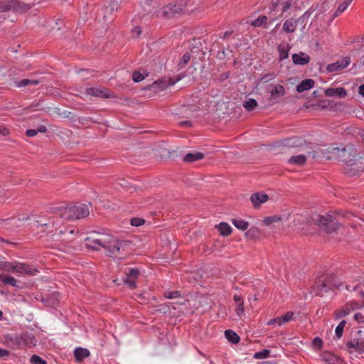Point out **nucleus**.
I'll use <instances>...</instances> for the list:
<instances>
[{
	"mask_svg": "<svg viewBox=\"0 0 364 364\" xmlns=\"http://www.w3.org/2000/svg\"><path fill=\"white\" fill-rule=\"evenodd\" d=\"M65 220L59 209L53 214L38 216L34 225L39 232L45 235L47 241L69 242L75 239L79 230L77 228L69 230L64 225Z\"/></svg>",
	"mask_w": 364,
	"mask_h": 364,
	"instance_id": "obj_1",
	"label": "nucleus"
},
{
	"mask_svg": "<svg viewBox=\"0 0 364 364\" xmlns=\"http://www.w3.org/2000/svg\"><path fill=\"white\" fill-rule=\"evenodd\" d=\"M343 285V282H341L336 276L328 274H322L316 279L311 287V292L316 296L322 297L336 289L341 290Z\"/></svg>",
	"mask_w": 364,
	"mask_h": 364,
	"instance_id": "obj_2",
	"label": "nucleus"
},
{
	"mask_svg": "<svg viewBox=\"0 0 364 364\" xmlns=\"http://www.w3.org/2000/svg\"><path fill=\"white\" fill-rule=\"evenodd\" d=\"M92 243L103 247L109 257H117L121 255V252L124 251L127 246L125 241L118 240L109 235H103L100 238L94 239Z\"/></svg>",
	"mask_w": 364,
	"mask_h": 364,
	"instance_id": "obj_3",
	"label": "nucleus"
},
{
	"mask_svg": "<svg viewBox=\"0 0 364 364\" xmlns=\"http://www.w3.org/2000/svg\"><path fill=\"white\" fill-rule=\"evenodd\" d=\"M6 343L11 348L22 349L25 347L31 348L36 345V340L33 334L28 332L20 335L7 334L4 336Z\"/></svg>",
	"mask_w": 364,
	"mask_h": 364,
	"instance_id": "obj_4",
	"label": "nucleus"
},
{
	"mask_svg": "<svg viewBox=\"0 0 364 364\" xmlns=\"http://www.w3.org/2000/svg\"><path fill=\"white\" fill-rule=\"evenodd\" d=\"M0 270L16 274L35 275L38 272L32 265L18 261H0Z\"/></svg>",
	"mask_w": 364,
	"mask_h": 364,
	"instance_id": "obj_5",
	"label": "nucleus"
},
{
	"mask_svg": "<svg viewBox=\"0 0 364 364\" xmlns=\"http://www.w3.org/2000/svg\"><path fill=\"white\" fill-rule=\"evenodd\" d=\"M61 216L65 220H78L89 215V207L85 203H77L60 209Z\"/></svg>",
	"mask_w": 364,
	"mask_h": 364,
	"instance_id": "obj_6",
	"label": "nucleus"
},
{
	"mask_svg": "<svg viewBox=\"0 0 364 364\" xmlns=\"http://www.w3.org/2000/svg\"><path fill=\"white\" fill-rule=\"evenodd\" d=\"M183 46H187L190 52L183 54V64H186L193 57V60L198 58L199 54L204 55L203 51V43L200 38H193L187 42H183Z\"/></svg>",
	"mask_w": 364,
	"mask_h": 364,
	"instance_id": "obj_7",
	"label": "nucleus"
},
{
	"mask_svg": "<svg viewBox=\"0 0 364 364\" xmlns=\"http://www.w3.org/2000/svg\"><path fill=\"white\" fill-rule=\"evenodd\" d=\"M334 150L337 151V156L345 164L352 163V161H358L363 157L357 148L352 144H348L343 149L336 148Z\"/></svg>",
	"mask_w": 364,
	"mask_h": 364,
	"instance_id": "obj_8",
	"label": "nucleus"
},
{
	"mask_svg": "<svg viewBox=\"0 0 364 364\" xmlns=\"http://www.w3.org/2000/svg\"><path fill=\"white\" fill-rule=\"evenodd\" d=\"M31 6L19 0H0V13H25Z\"/></svg>",
	"mask_w": 364,
	"mask_h": 364,
	"instance_id": "obj_9",
	"label": "nucleus"
},
{
	"mask_svg": "<svg viewBox=\"0 0 364 364\" xmlns=\"http://www.w3.org/2000/svg\"><path fill=\"white\" fill-rule=\"evenodd\" d=\"M314 220L316 225L319 226L320 228L327 233H332L335 232L340 226V223L338 222L336 218L329 214H327L326 215H317L316 218H314Z\"/></svg>",
	"mask_w": 364,
	"mask_h": 364,
	"instance_id": "obj_10",
	"label": "nucleus"
},
{
	"mask_svg": "<svg viewBox=\"0 0 364 364\" xmlns=\"http://www.w3.org/2000/svg\"><path fill=\"white\" fill-rule=\"evenodd\" d=\"M292 0H273L269 6V14L275 13L271 17L269 23L282 17L283 14L286 12L291 6Z\"/></svg>",
	"mask_w": 364,
	"mask_h": 364,
	"instance_id": "obj_11",
	"label": "nucleus"
},
{
	"mask_svg": "<svg viewBox=\"0 0 364 364\" xmlns=\"http://www.w3.org/2000/svg\"><path fill=\"white\" fill-rule=\"evenodd\" d=\"M182 12V3L180 1L171 2L163 6L158 13L160 16L166 19L177 18Z\"/></svg>",
	"mask_w": 364,
	"mask_h": 364,
	"instance_id": "obj_12",
	"label": "nucleus"
},
{
	"mask_svg": "<svg viewBox=\"0 0 364 364\" xmlns=\"http://www.w3.org/2000/svg\"><path fill=\"white\" fill-rule=\"evenodd\" d=\"M364 171L363 158H360L358 161H352L346 164L344 172L348 176L352 177L360 176Z\"/></svg>",
	"mask_w": 364,
	"mask_h": 364,
	"instance_id": "obj_13",
	"label": "nucleus"
},
{
	"mask_svg": "<svg viewBox=\"0 0 364 364\" xmlns=\"http://www.w3.org/2000/svg\"><path fill=\"white\" fill-rule=\"evenodd\" d=\"M346 350L352 353L356 352L358 354L364 353V339L360 340L359 338H354L348 341L346 344Z\"/></svg>",
	"mask_w": 364,
	"mask_h": 364,
	"instance_id": "obj_14",
	"label": "nucleus"
},
{
	"mask_svg": "<svg viewBox=\"0 0 364 364\" xmlns=\"http://www.w3.org/2000/svg\"><path fill=\"white\" fill-rule=\"evenodd\" d=\"M350 63V58L349 56L343 57L335 63H330L326 66V70L329 73L338 72L347 68Z\"/></svg>",
	"mask_w": 364,
	"mask_h": 364,
	"instance_id": "obj_15",
	"label": "nucleus"
},
{
	"mask_svg": "<svg viewBox=\"0 0 364 364\" xmlns=\"http://www.w3.org/2000/svg\"><path fill=\"white\" fill-rule=\"evenodd\" d=\"M156 2L153 0H141L139 3V6L141 11H139V14L141 17H144L153 13H158V11L154 10L156 8Z\"/></svg>",
	"mask_w": 364,
	"mask_h": 364,
	"instance_id": "obj_16",
	"label": "nucleus"
},
{
	"mask_svg": "<svg viewBox=\"0 0 364 364\" xmlns=\"http://www.w3.org/2000/svg\"><path fill=\"white\" fill-rule=\"evenodd\" d=\"M140 275V272L136 268H129L128 272L126 273V278L124 282L129 286L132 289L136 288V281Z\"/></svg>",
	"mask_w": 364,
	"mask_h": 364,
	"instance_id": "obj_17",
	"label": "nucleus"
},
{
	"mask_svg": "<svg viewBox=\"0 0 364 364\" xmlns=\"http://www.w3.org/2000/svg\"><path fill=\"white\" fill-rule=\"evenodd\" d=\"M269 196L264 193H255L250 196V201L255 208H259L261 204L268 200Z\"/></svg>",
	"mask_w": 364,
	"mask_h": 364,
	"instance_id": "obj_18",
	"label": "nucleus"
},
{
	"mask_svg": "<svg viewBox=\"0 0 364 364\" xmlns=\"http://www.w3.org/2000/svg\"><path fill=\"white\" fill-rule=\"evenodd\" d=\"M86 93L89 95L100 98H109L111 97L110 91L108 89L100 90L95 87H90L86 90Z\"/></svg>",
	"mask_w": 364,
	"mask_h": 364,
	"instance_id": "obj_19",
	"label": "nucleus"
},
{
	"mask_svg": "<svg viewBox=\"0 0 364 364\" xmlns=\"http://www.w3.org/2000/svg\"><path fill=\"white\" fill-rule=\"evenodd\" d=\"M174 82H168L164 79L158 80L149 85V90L154 92H160L166 89L168 86L173 85Z\"/></svg>",
	"mask_w": 364,
	"mask_h": 364,
	"instance_id": "obj_20",
	"label": "nucleus"
},
{
	"mask_svg": "<svg viewBox=\"0 0 364 364\" xmlns=\"http://www.w3.org/2000/svg\"><path fill=\"white\" fill-rule=\"evenodd\" d=\"M292 61L295 65H304L310 62V57L304 52L294 53L292 55Z\"/></svg>",
	"mask_w": 364,
	"mask_h": 364,
	"instance_id": "obj_21",
	"label": "nucleus"
},
{
	"mask_svg": "<svg viewBox=\"0 0 364 364\" xmlns=\"http://www.w3.org/2000/svg\"><path fill=\"white\" fill-rule=\"evenodd\" d=\"M325 95L327 97L338 96L343 98L347 95V91L343 87L328 88L324 90Z\"/></svg>",
	"mask_w": 364,
	"mask_h": 364,
	"instance_id": "obj_22",
	"label": "nucleus"
},
{
	"mask_svg": "<svg viewBox=\"0 0 364 364\" xmlns=\"http://www.w3.org/2000/svg\"><path fill=\"white\" fill-rule=\"evenodd\" d=\"M296 26L297 24L295 18L291 17L284 22L282 31L287 33H291L295 31Z\"/></svg>",
	"mask_w": 364,
	"mask_h": 364,
	"instance_id": "obj_23",
	"label": "nucleus"
},
{
	"mask_svg": "<svg viewBox=\"0 0 364 364\" xmlns=\"http://www.w3.org/2000/svg\"><path fill=\"white\" fill-rule=\"evenodd\" d=\"M205 157V155L202 152H190L186 154L183 156V161L186 163H193L197 161H200L203 159Z\"/></svg>",
	"mask_w": 364,
	"mask_h": 364,
	"instance_id": "obj_24",
	"label": "nucleus"
},
{
	"mask_svg": "<svg viewBox=\"0 0 364 364\" xmlns=\"http://www.w3.org/2000/svg\"><path fill=\"white\" fill-rule=\"evenodd\" d=\"M90 353L88 349L77 347L74 350V356L77 362H82L85 358H88Z\"/></svg>",
	"mask_w": 364,
	"mask_h": 364,
	"instance_id": "obj_25",
	"label": "nucleus"
},
{
	"mask_svg": "<svg viewBox=\"0 0 364 364\" xmlns=\"http://www.w3.org/2000/svg\"><path fill=\"white\" fill-rule=\"evenodd\" d=\"M245 235L248 240H257L261 238L262 230L259 228L252 227L247 229Z\"/></svg>",
	"mask_w": 364,
	"mask_h": 364,
	"instance_id": "obj_26",
	"label": "nucleus"
},
{
	"mask_svg": "<svg viewBox=\"0 0 364 364\" xmlns=\"http://www.w3.org/2000/svg\"><path fill=\"white\" fill-rule=\"evenodd\" d=\"M314 84L315 82L313 79H305L296 86V90L298 92L301 93L312 88L314 86Z\"/></svg>",
	"mask_w": 364,
	"mask_h": 364,
	"instance_id": "obj_27",
	"label": "nucleus"
},
{
	"mask_svg": "<svg viewBox=\"0 0 364 364\" xmlns=\"http://www.w3.org/2000/svg\"><path fill=\"white\" fill-rule=\"evenodd\" d=\"M233 300L237 304V309H235L236 314L240 316L245 312L243 297L235 294L233 296Z\"/></svg>",
	"mask_w": 364,
	"mask_h": 364,
	"instance_id": "obj_28",
	"label": "nucleus"
},
{
	"mask_svg": "<svg viewBox=\"0 0 364 364\" xmlns=\"http://www.w3.org/2000/svg\"><path fill=\"white\" fill-rule=\"evenodd\" d=\"M225 336L226 339L232 344H237L240 341V337L238 334L232 329H227L225 331Z\"/></svg>",
	"mask_w": 364,
	"mask_h": 364,
	"instance_id": "obj_29",
	"label": "nucleus"
},
{
	"mask_svg": "<svg viewBox=\"0 0 364 364\" xmlns=\"http://www.w3.org/2000/svg\"><path fill=\"white\" fill-rule=\"evenodd\" d=\"M215 228L218 229L220 235L223 236H228L231 235L232 232V229L230 225L225 222L220 223L215 226Z\"/></svg>",
	"mask_w": 364,
	"mask_h": 364,
	"instance_id": "obj_30",
	"label": "nucleus"
},
{
	"mask_svg": "<svg viewBox=\"0 0 364 364\" xmlns=\"http://www.w3.org/2000/svg\"><path fill=\"white\" fill-rule=\"evenodd\" d=\"M294 312L287 311L284 316H278L274 318L278 326H282L293 319Z\"/></svg>",
	"mask_w": 364,
	"mask_h": 364,
	"instance_id": "obj_31",
	"label": "nucleus"
},
{
	"mask_svg": "<svg viewBox=\"0 0 364 364\" xmlns=\"http://www.w3.org/2000/svg\"><path fill=\"white\" fill-rule=\"evenodd\" d=\"M353 0H344L342 3H341L336 11L334 12V14L332 15L331 18V21H332L334 18L338 17L339 15H341L344 11L346 10L348 6L350 5V4L352 2Z\"/></svg>",
	"mask_w": 364,
	"mask_h": 364,
	"instance_id": "obj_32",
	"label": "nucleus"
},
{
	"mask_svg": "<svg viewBox=\"0 0 364 364\" xmlns=\"http://www.w3.org/2000/svg\"><path fill=\"white\" fill-rule=\"evenodd\" d=\"M278 52H279V60L283 61L284 60L288 58L289 57V44L284 46L283 44H280L278 46Z\"/></svg>",
	"mask_w": 364,
	"mask_h": 364,
	"instance_id": "obj_33",
	"label": "nucleus"
},
{
	"mask_svg": "<svg viewBox=\"0 0 364 364\" xmlns=\"http://www.w3.org/2000/svg\"><path fill=\"white\" fill-rule=\"evenodd\" d=\"M231 223L236 228L240 230H246L249 227V223L241 218H232Z\"/></svg>",
	"mask_w": 364,
	"mask_h": 364,
	"instance_id": "obj_34",
	"label": "nucleus"
},
{
	"mask_svg": "<svg viewBox=\"0 0 364 364\" xmlns=\"http://www.w3.org/2000/svg\"><path fill=\"white\" fill-rule=\"evenodd\" d=\"M306 161V157L303 154L292 156L288 160V163L289 164H294V165H299V166H302V165L305 164Z\"/></svg>",
	"mask_w": 364,
	"mask_h": 364,
	"instance_id": "obj_35",
	"label": "nucleus"
},
{
	"mask_svg": "<svg viewBox=\"0 0 364 364\" xmlns=\"http://www.w3.org/2000/svg\"><path fill=\"white\" fill-rule=\"evenodd\" d=\"M267 16H259L257 18L255 19L251 25L255 27H262L264 28H268L269 26L267 22Z\"/></svg>",
	"mask_w": 364,
	"mask_h": 364,
	"instance_id": "obj_36",
	"label": "nucleus"
},
{
	"mask_svg": "<svg viewBox=\"0 0 364 364\" xmlns=\"http://www.w3.org/2000/svg\"><path fill=\"white\" fill-rule=\"evenodd\" d=\"M350 312L351 310H350L349 307L346 304L341 309L334 311L335 319H339L346 317L350 314Z\"/></svg>",
	"mask_w": 364,
	"mask_h": 364,
	"instance_id": "obj_37",
	"label": "nucleus"
},
{
	"mask_svg": "<svg viewBox=\"0 0 364 364\" xmlns=\"http://www.w3.org/2000/svg\"><path fill=\"white\" fill-rule=\"evenodd\" d=\"M1 282L6 285H10L14 287H20L18 281L11 275H6L1 278Z\"/></svg>",
	"mask_w": 364,
	"mask_h": 364,
	"instance_id": "obj_38",
	"label": "nucleus"
},
{
	"mask_svg": "<svg viewBox=\"0 0 364 364\" xmlns=\"http://www.w3.org/2000/svg\"><path fill=\"white\" fill-rule=\"evenodd\" d=\"M196 73L197 69L193 66H190L186 71L183 72V78L188 77L189 78V82L194 81L196 79Z\"/></svg>",
	"mask_w": 364,
	"mask_h": 364,
	"instance_id": "obj_39",
	"label": "nucleus"
},
{
	"mask_svg": "<svg viewBox=\"0 0 364 364\" xmlns=\"http://www.w3.org/2000/svg\"><path fill=\"white\" fill-rule=\"evenodd\" d=\"M39 81L37 80L23 79L19 82H16V87H21L28 85H37Z\"/></svg>",
	"mask_w": 364,
	"mask_h": 364,
	"instance_id": "obj_40",
	"label": "nucleus"
},
{
	"mask_svg": "<svg viewBox=\"0 0 364 364\" xmlns=\"http://www.w3.org/2000/svg\"><path fill=\"white\" fill-rule=\"evenodd\" d=\"M341 287V289L344 287L348 291H356L360 289V283L359 281H353L351 284H344Z\"/></svg>",
	"mask_w": 364,
	"mask_h": 364,
	"instance_id": "obj_41",
	"label": "nucleus"
},
{
	"mask_svg": "<svg viewBox=\"0 0 364 364\" xmlns=\"http://www.w3.org/2000/svg\"><path fill=\"white\" fill-rule=\"evenodd\" d=\"M257 102L253 98H250L248 100L245 101L243 107L248 111H252L257 107Z\"/></svg>",
	"mask_w": 364,
	"mask_h": 364,
	"instance_id": "obj_42",
	"label": "nucleus"
},
{
	"mask_svg": "<svg viewBox=\"0 0 364 364\" xmlns=\"http://www.w3.org/2000/svg\"><path fill=\"white\" fill-rule=\"evenodd\" d=\"M285 94V89L282 85H277L274 87V88L271 90L272 96H279L282 97Z\"/></svg>",
	"mask_w": 364,
	"mask_h": 364,
	"instance_id": "obj_43",
	"label": "nucleus"
},
{
	"mask_svg": "<svg viewBox=\"0 0 364 364\" xmlns=\"http://www.w3.org/2000/svg\"><path fill=\"white\" fill-rule=\"evenodd\" d=\"M346 305L349 307L351 311L355 310L360 309L364 307V304L363 301L361 302H358L356 301H350L346 303Z\"/></svg>",
	"mask_w": 364,
	"mask_h": 364,
	"instance_id": "obj_44",
	"label": "nucleus"
},
{
	"mask_svg": "<svg viewBox=\"0 0 364 364\" xmlns=\"http://www.w3.org/2000/svg\"><path fill=\"white\" fill-rule=\"evenodd\" d=\"M346 325V321L342 320L336 326L335 330V336L337 338H341L343 333V328Z\"/></svg>",
	"mask_w": 364,
	"mask_h": 364,
	"instance_id": "obj_45",
	"label": "nucleus"
},
{
	"mask_svg": "<svg viewBox=\"0 0 364 364\" xmlns=\"http://www.w3.org/2000/svg\"><path fill=\"white\" fill-rule=\"evenodd\" d=\"M270 350L268 349H263L260 351L256 352L253 357L255 359H265L270 355Z\"/></svg>",
	"mask_w": 364,
	"mask_h": 364,
	"instance_id": "obj_46",
	"label": "nucleus"
},
{
	"mask_svg": "<svg viewBox=\"0 0 364 364\" xmlns=\"http://www.w3.org/2000/svg\"><path fill=\"white\" fill-rule=\"evenodd\" d=\"M281 220V218L278 215H273V216H269L266 217L263 222L264 225H269L274 223L279 222Z\"/></svg>",
	"mask_w": 364,
	"mask_h": 364,
	"instance_id": "obj_47",
	"label": "nucleus"
},
{
	"mask_svg": "<svg viewBox=\"0 0 364 364\" xmlns=\"http://www.w3.org/2000/svg\"><path fill=\"white\" fill-rule=\"evenodd\" d=\"M118 8V1L117 0H112L109 5L107 6L105 9V14L109 13L111 14L114 10H117Z\"/></svg>",
	"mask_w": 364,
	"mask_h": 364,
	"instance_id": "obj_48",
	"label": "nucleus"
},
{
	"mask_svg": "<svg viewBox=\"0 0 364 364\" xmlns=\"http://www.w3.org/2000/svg\"><path fill=\"white\" fill-rule=\"evenodd\" d=\"M31 364H47V362L38 355H33L30 358Z\"/></svg>",
	"mask_w": 364,
	"mask_h": 364,
	"instance_id": "obj_49",
	"label": "nucleus"
},
{
	"mask_svg": "<svg viewBox=\"0 0 364 364\" xmlns=\"http://www.w3.org/2000/svg\"><path fill=\"white\" fill-rule=\"evenodd\" d=\"M147 75H148V74H146V76H147ZM144 78H145V75H144L139 71H134L132 74V80L135 82H139L142 81Z\"/></svg>",
	"mask_w": 364,
	"mask_h": 364,
	"instance_id": "obj_50",
	"label": "nucleus"
},
{
	"mask_svg": "<svg viewBox=\"0 0 364 364\" xmlns=\"http://www.w3.org/2000/svg\"><path fill=\"white\" fill-rule=\"evenodd\" d=\"M144 220L140 218H133L130 220V224L132 226L139 227L144 223Z\"/></svg>",
	"mask_w": 364,
	"mask_h": 364,
	"instance_id": "obj_51",
	"label": "nucleus"
},
{
	"mask_svg": "<svg viewBox=\"0 0 364 364\" xmlns=\"http://www.w3.org/2000/svg\"><path fill=\"white\" fill-rule=\"evenodd\" d=\"M312 345L316 349L320 350L323 347V342L322 339L320 338L319 337H316L312 341Z\"/></svg>",
	"mask_w": 364,
	"mask_h": 364,
	"instance_id": "obj_52",
	"label": "nucleus"
},
{
	"mask_svg": "<svg viewBox=\"0 0 364 364\" xmlns=\"http://www.w3.org/2000/svg\"><path fill=\"white\" fill-rule=\"evenodd\" d=\"M180 295V291H168L164 294V296L168 299L176 298L178 297Z\"/></svg>",
	"mask_w": 364,
	"mask_h": 364,
	"instance_id": "obj_53",
	"label": "nucleus"
},
{
	"mask_svg": "<svg viewBox=\"0 0 364 364\" xmlns=\"http://www.w3.org/2000/svg\"><path fill=\"white\" fill-rule=\"evenodd\" d=\"M141 33V28L140 26H135L132 30V34L133 36V37H139Z\"/></svg>",
	"mask_w": 364,
	"mask_h": 364,
	"instance_id": "obj_54",
	"label": "nucleus"
},
{
	"mask_svg": "<svg viewBox=\"0 0 364 364\" xmlns=\"http://www.w3.org/2000/svg\"><path fill=\"white\" fill-rule=\"evenodd\" d=\"M354 319L358 323H363L364 322V318H363V316L362 315V314L360 313H356L354 315Z\"/></svg>",
	"mask_w": 364,
	"mask_h": 364,
	"instance_id": "obj_55",
	"label": "nucleus"
},
{
	"mask_svg": "<svg viewBox=\"0 0 364 364\" xmlns=\"http://www.w3.org/2000/svg\"><path fill=\"white\" fill-rule=\"evenodd\" d=\"M37 134H38V130H36V129H27V130H26V136H29V137H33V136H35Z\"/></svg>",
	"mask_w": 364,
	"mask_h": 364,
	"instance_id": "obj_56",
	"label": "nucleus"
},
{
	"mask_svg": "<svg viewBox=\"0 0 364 364\" xmlns=\"http://www.w3.org/2000/svg\"><path fill=\"white\" fill-rule=\"evenodd\" d=\"M10 133L9 129L4 125H0V134L3 136H7Z\"/></svg>",
	"mask_w": 364,
	"mask_h": 364,
	"instance_id": "obj_57",
	"label": "nucleus"
},
{
	"mask_svg": "<svg viewBox=\"0 0 364 364\" xmlns=\"http://www.w3.org/2000/svg\"><path fill=\"white\" fill-rule=\"evenodd\" d=\"M230 77V72H225L220 75L219 80L220 82H223L226 80Z\"/></svg>",
	"mask_w": 364,
	"mask_h": 364,
	"instance_id": "obj_58",
	"label": "nucleus"
},
{
	"mask_svg": "<svg viewBox=\"0 0 364 364\" xmlns=\"http://www.w3.org/2000/svg\"><path fill=\"white\" fill-rule=\"evenodd\" d=\"M233 31H226L225 32L220 33L219 37L222 39H227L230 35H232Z\"/></svg>",
	"mask_w": 364,
	"mask_h": 364,
	"instance_id": "obj_59",
	"label": "nucleus"
},
{
	"mask_svg": "<svg viewBox=\"0 0 364 364\" xmlns=\"http://www.w3.org/2000/svg\"><path fill=\"white\" fill-rule=\"evenodd\" d=\"M295 20L296 21L297 25H298V23L303 24L304 27H305L307 19L305 18L304 16H301L299 18H295Z\"/></svg>",
	"mask_w": 364,
	"mask_h": 364,
	"instance_id": "obj_60",
	"label": "nucleus"
},
{
	"mask_svg": "<svg viewBox=\"0 0 364 364\" xmlns=\"http://www.w3.org/2000/svg\"><path fill=\"white\" fill-rule=\"evenodd\" d=\"M11 354L10 351L3 348H0V358L8 357Z\"/></svg>",
	"mask_w": 364,
	"mask_h": 364,
	"instance_id": "obj_61",
	"label": "nucleus"
},
{
	"mask_svg": "<svg viewBox=\"0 0 364 364\" xmlns=\"http://www.w3.org/2000/svg\"><path fill=\"white\" fill-rule=\"evenodd\" d=\"M333 358H334V355L331 353H325L324 354V360L328 362L333 360Z\"/></svg>",
	"mask_w": 364,
	"mask_h": 364,
	"instance_id": "obj_62",
	"label": "nucleus"
},
{
	"mask_svg": "<svg viewBox=\"0 0 364 364\" xmlns=\"http://www.w3.org/2000/svg\"><path fill=\"white\" fill-rule=\"evenodd\" d=\"M36 130H38V132L45 133L47 132V128L44 125H40Z\"/></svg>",
	"mask_w": 364,
	"mask_h": 364,
	"instance_id": "obj_63",
	"label": "nucleus"
},
{
	"mask_svg": "<svg viewBox=\"0 0 364 364\" xmlns=\"http://www.w3.org/2000/svg\"><path fill=\"white\" fill-rule=\"evenodd\" d=\"M358 93L364 97V84L361 85L359 87H358Z\"/></svg>",
	"mask_w": 364,
	"mask_h": 364,
	"instance_id": "obj_64",
	"label": "nucleus"
}]
</instances>
